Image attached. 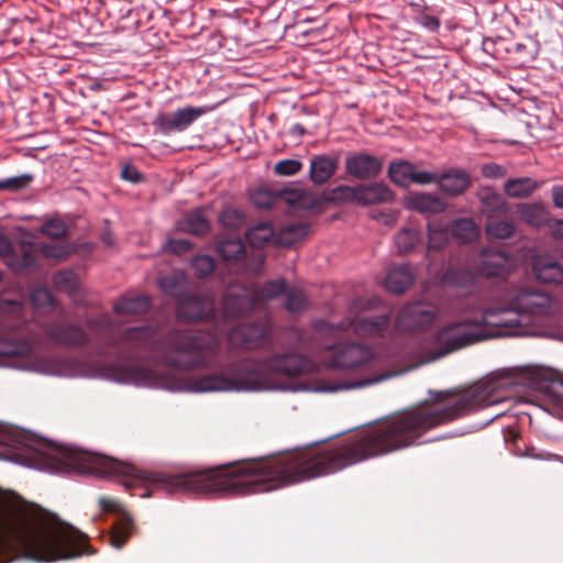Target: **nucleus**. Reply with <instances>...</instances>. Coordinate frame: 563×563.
Returning <instances> with one entry per match:
<instances>
[{
    "label": "nucleus",
    "mask_w": 563,
    "mask_h": 563,
    "mask_svg": "<svg viewBox=\"0 0 563 563\" xmlns=\"http://www.w3.org/2000/svg\"><path fill=\"white\" fill-rule=\"evenodd\" d=\"M420 242V233L416 229H402L395 236V244L402 254L409 253Z\"/></svg>",
    "instance_id": "obj_43"
},
{
    "label": "nucleus",
    "mask_w": 563,
    "mask_h": 563,
    "mask_svg": "<svg viewBox=\"0 0 563 563\" xmlns=\"http://www.w3.org/2000/svg\"><path fill=\"white\" fill-rule=\"evenodd\" d=\"M486 338L487 335L481 329V321L477 318L450 322L441 328L437 334L438 356H444Z\"/></svg>",
    "instance_id": "obj_8"
},
{
    "label": "nucleus",
    "mask_w": 563,
    "mask_h": 563,
    "mask_svg": "<svg viewBox=\"0 0 563 563\" xmlns=\"http://www.w3.org/2000/svg\"><path fill=\"white\" fill-rule=\"evenodd\" d=\"M438 179L439 174L427 170H417V168L415 167L410 183L418 185H428L438 183Z\"/></svg>",
    "instance_id": "obj_54"
},
{
    "label": "nucleus",
    "mask_w": 563,
    "mask_h": 563,
    "mask_svg": "<svg viewBox=\"0 0 563 563\" xmlns=\"http://www.w3.org/2000/svg\"><path fill=\"white\" fill-rule=\"evenodd\" d=\"M433 404L411 407L334 444L297 449L273 459H251L196 471V494L242 496L328 475L416 444L429 430L499 404L495 380L460 391H430Z\"/></svg>",
    "instance_id": "obj_1"
},
{
    "label": "nucleus",
    "mask_w": 563,
    "mask_h": 563,
    "mask_svg": "<svg viewBox=\"0 0 563 563\" xmlns=\"http://www.w3.org/2000/svg\"><path fill=\"white\" fill-rule=\"evenodd\" d=\"M133 529L134 523L132 518L123 512L112 526L109 536L111 545L115 549H121L130 538Z\"/></svg>",
    "instance_id": "obj_30"
},
{
    "label": "nucleus",
    "mask_w": 563,
    "mask_h": 563,
    "mask_svg": "<svg viewBox=\"0 0 563 563\" xmlns=\"http://www.w3.org/2000/svg\"><path fill=\"white\" fill-rule=\"evenodd\" d=\"M179 229L195 235H205L209 232L210 224L203 209H195L185 214L179 221Z\"/></svg>",
    "instance_id": "obj_28"
},
{
    "label": "nucleus",
    "mask_w": 563,
    "mask_h": 563,
    "mask_svg": "<svg viewBox=\"0 0 563 563\" xmlns=\"http://www.w3.org/2000/svg\"><path fill=\"white\" fill-rule=\"evenodd\" d=\"M541 391L544 400L551 407L549 411L563 416V382L550 380L542 385Z\"/></svg>",
    "instance_id": "obj_31"
},
{
    "label": "nucleus",
    "mask_w": 563,
    "mask_h": 563,
    "mask_svg": "<svg viewBox=\"0 0 563 563\" xmlns=\"http://www.w3.org/2000/svg\"><path fill=\"white\" fill-rule=\"evenodd\" d=\"M177 313L179 318L188 321L206 319L216 322L217 320L213 299L192 292L177 303Z\"/></svg>",
    "instance_id": "obj_15"
},
{
    "label": "nucleus",
    "mask_w": 563,
    "mask_h": 563,
    "mask_svg": "<svg viewBox=\"0 0 563 563\" xmlns=\"http://www.w3.org/2000/svg\"><path fill=\"white\" fill-rule=\"evenodd\" d=\"M121 177L130 183L137 184L143 179V175L132 165H125L121 170Z\"/></svg>",
    "instance_id": "obj_57"
},
{
    "label": "nucleus",
    "mask_w": 563,
    "mask_h": 563,
    "mask_svg": "<svg viewBox=\"0 0 563 563\" xmlns=\"http://www.w3.org/2000/svg\"><path fill=\"white\" fill-rule=\"evenodd\" d=\"M440 190L449 196H459L471 186L470 175L461 169H449L439 175Z\"/></svg>",
    "instance_id": "obj_20"
},
{
    "label": "nucleus",
    "mask_w": 563,
    "mask_h": 563,
    "mask_svg": "<svg viewBox=\"0 0 563 563\" xmlns=\"http://www.w3.org/2000/svg\"><path fill=\"white\" fill-rule=\"evenodd\" d=\"M213 110V107H185L170 113H158L153 122L163 134L183 132L198 118Z\"/></svg>",
    "instance_id": "obj_11"
},
{
    "label": "nucleus",
    "mask_w": 563,
    "mask_h": 563,
    "mask_svg": "<svg viewBox=\"0 0 563 563\" xmlns=\"http://www.w3.org/2000/svg\"><path fill=\"white\" fill-rule=\"evenodd\" d=\"M552 199L556 208L563 209V186L556 185L552 187Z\"/></svg>",
    "instance_id": "obj_61"
},
{
    "label": "nucleus",
    "mask_w": 563,
    "mask_h": 563,
    "mask_svg": "<svg viewBox=\"0 0 563 563\" xmlns=\"http://www.w3.org/2000/svg\"><path fill=\"white\" fill-rule=\"evenodd\" d=\"M534 276L544 284H558L563 280V267L552 256H538L532 264Z\"/></svg>",
    "instance_id": "obj_19"
},
{
    "label": "nucleus",
    "mask_w": 563,
    "mask_h": 563,
    "mask_svg": "<svg viewBox=\"0 0 563 563\" xmlns=\"http://www.w3.org/2000/svg\"><path fill=\"white\" fill-rule=\"evenodd\" d=\"M285 291L286 283L284 279L268 280L256 289H229L222 300L221 322L216 324L213 330L209 328H201L200 330L217 333L220 339L223 334L228 336V332L232 329L229 323L232 320L262 308L266 301L277 298Z\"/></svg>",
    "instance_id": "obj_6"
},
{
    "label": "nucleus",
    "mask_w": 563,
    "mask_h": 563,
    "mask_svg": "<svg viewBox=\"0 0 563 563\" xmlns=\"http://www.w3.org/2000/svg\"><path fill=\"white\" fill-rule=\"evenodd\" d=\"M170 251L175 254L187 252L191 247V243L185 239L169 240Z\"/></svg>",
    "instance_id": "obj_60"
},
{
    "label": "nucleus",
    "mask_w": 563,
    "mask_h": 563,
    "mask_svg": "<svg viewBox=\"0 0 563 563\" xmlns=\"http://www.w3.org/2000/svg\"><path fill=\"white\" fill-rule=\"evenodd\" d=\"M31 245L34 247L36 266L25 269V273L35 272L40 267L38 253H41L45 257L57 258V260L64 258L68 254V249L62 242V240H54V242H52V243H44V242H40L36 244L31 243Z\"/></svg>",
    "instance_id": "obj_33"
},
{
    "label": "nucleus",
    "mask_w": 563,
    "mask_h": 563,
    "mask_svg": "<svg viewBox=\"0 0 563 563\" xmlns=\"http://www.w3.org/2000/svg\"><path fill=\"white\" fill-rule=\"evenodd\" d=\"M0 355H26L37 341L36 325L25 317V306L18 300L0 299Z\"/></svg>",
    "instance_id": "obj_7"
},
{
    "label": "nucleus",
    "mask_w": 563,
    "mask_h": 563,
    "mask_svg": "<svg viewBox=\"0 0 563 563\" xmlns=\"http://www.w3.org/2000/svg\"><path fill=\"white\" fill-rule=\"evenodd\" d=\"M547 227H549L551 229L552 234L555 238H563V219L556 220V219L550 218V221L547 224Z\"/></svg>",
    "instance_id": "obj_62"
},
{
    "label": "nucleus",
    "mask_w": 563,
    "mask_h": 563,
    "mask_svg": "<svg viewBox=\"0 0 563 563\" xmlns=\"http://www.w3.org/2000/svg\"><path fill=\"white\" fill-rule=\"evenodd\" d=\"M415 165L409 161L391 162L388 166V177L400 187H406L411 181Z\"/></svg>",
    "instance_id": "obj_37"
},
{
    "label": "nucleus",
    "mask_w": 563,
    "mask_h": 563,
    "mask_svg": "<svg viewBox=\"0 0 563 563\" xmlns=\"http://www.w3.org/2000/svg\"><path fill=\"white\" fill-rule=\"evenodd\" d=\"M485 231L493 239L505 240L514 236L516 227L508 220H499L494 217L486 220Z\"/></svg>",
    "instance_id": "obj_40"
},
{
    "label": "nucleus",
    "mask_w": 563,
    "mask_h": 563,
    "mask_svg": "<svg viewBox=\"0 0 563 563\" xmlns=\"http://www.w3.org/2000/svg\"><path fill=\"white\" fill-rule=\"evenodd\" d=\"M32 181V176L27 174H23L15 177H10L5 179H0V190L1 191H19L29 186Z\"/></svg>",
    "instance_id": "obj_48"
},
{
    "label": "nucleus",
    "mask_w": 563,
    "mask_h": 563,
    "mask_svg": "<svg viewBox=\"0 0 563 563\" xmlns=\"http://www.w3.org/2000/svg\"><path fill=\"white\" fill-rule=\"evenodd\" d=\"M550 307L551 298L547 294L523 288L514 297L509 307L487 308L477 319L481 329L483 325L515 329L529 325L534 317L548 313Z\"/></svg>",
    "instance_id": "obj_5"
},
{
    "label": "nucleus",
    "mask_w": 563,
    "mask_h": 563,
    "mask_svg": "<svg viewBox=\"0 0 563 563\" xmlns=\"http://www.w3.org/2000/svg\"><path fill=\"white\" fill-rule=\"evenodd\" d=\"M289 132H290V134H294L297 136H302L306 133V129L302 124L296 123L290 128Z\"/></svg>",
    "instance_id": "obj_63"
},
{
    "label": "nucleus",
    "mask_w": 563,
    "mask_h": 563,
    "mask_svg": "<svg viewBox=\"0 0 563 563\" xmlns=\"http://www.w3.org/2000/svg\"><path fill=\"white\" fill-rule=\"evenodd\" d=\"M55 286L65 291H71L76 286V275L70 271L57 272L54 276Z\"/></svg>",
    "instance_id": "obj_50"
},
{
    "label": "nucleus",
    "mask_w": 563,
    "mask_h": 563,
    "mask_svg": "<svg viewBox=\"0 0 563 563\" xmlns=\"http://www.w3.org/2000/svg\"><path fill=\"white\" fill-rule=\"evenodd\" d=\"M537 188V181L530 177L511 178L504 185L507 196L520 199L529 197Z\"/></svg>",
    "instance_id": "obj_34"
},
{
    "label": "nucleus",
    "mask_w": 563,
    "mask_h": 563,
    "mask_svg": "<svg viewBox=\"0 0 563 563\" xmlns=\"http://www.w3.org/2000/svg\"><path fill=\"white\" fill-rule=\"evenodd\" d=\"M93 553L85 533L37 505L0 512V559L49 563Z\"/></svg>",
    "instance_id": "obj_3"
},
{
    "label": "nucleus",
    "mask_w": 563,
    "mask_h": 563,
    "mask_svg": "<svg viewBox=\"0 0 563 563\" xmlns=\"http://www.w3.org/2000/svg\"><path fill=\"white\" fill-rule=\"evenodd\" d=\"M191 269L196 277L205 278L214 272V260L209 255H198L191 261Z\"/></svg>",
    "instance_id": "obj_46"
},
{
    "label": "nucleus",
    "mask_w": 563,
    "mask_h": 563,
    "mask_svg": "<svg viewBox=\"0 0 563 563\" xmlns=\"http://www.w3.org/2000/svg\"><path fill=\"white\" fill-rule=\"evenodd\" d=\"M339 163L340 159L338 155H313L310 158L309 179L314 185L325 184L336 173Z\"/></svg>",
    "instance_id": "obj_17"
},
{
    "label": "nucleus",
    "mask_w": 563,
    "mask_h": 563,
    "mask_svg": "<svg viewBox=\"0 0 563 563\" xmlns=\"http://www.w3.org/2000/svg\"><path fill=\"white\" fill-rule=\"evenodd\" d=\"M110 376L119 383L144 386H163L165 378L156 371L143 365H119L108 367Z\"/></svg>",
    "instance_id": "obj_13"
},
{
    "label": "nucleus",
    "mask_w": 563,
    "mask_h": 563,
    "mask_svg": "<svg viewBox=\"0 0 563 563\" xmlns=\"http://www.w3.org/2000/svg\"><path fill=\"white\" fill-rule=\"evenodd\" d=\"M415 282V275L408 265L391 267L385 278V287L394 294L405 292Z\"/></svg>",
    "instance_id": "obj_24"
},
{
    "label": "nucleus",
    "mask_w": 563,
    "mask_h": 563,
    "mask_svg": "<svg viewBox=\"0 0 563 563\" xmlns=\"http://www.w3.org/2000/svg\"><path fill=\"white\" fill-rule=\"evenodd\" d=\"M508 257L500 252H483L478 273L485 277H504L508 272Z\"/></svg>",
    "instance_id": "obj_21"
},
{
    "label": "nucleus",
    "mask_w": 563,
    "mask_h": 563,
    "mask_svg": "<svg viewBox=\"0 0 563 563\" xmlns=\"http://www.w3.org/2000/svg\"><path fill=\"white\" fill-rule=\"evenodd\" d=\"M236 264L239 265V268L258 275L263 269L264 254L257 249H253L250 253L244 249V254L239 258Z\"/></svg>",
    "instance_id": "obj_42"
},
{
    "label": "nucleus",
    "mask_w": 563,
    "mask_h": 563,
    "mask_svg": "<svg viewBox=\"0 0 563 563\" xmlns=\"http://www.w3.org/2000/svg\"><path fill=\"white\" fill-rule=\"evenodd\" d=\"M252 201L255 206L260 208L268 209L273 206L274 198L267 190L258 189L253 192Z\"/></svg>",
    "instance_id": "obj_55"
},
{
    "label": "nucleus",
    "mask_w": 563,
    "mask_h": 563,
    "mask_svg": "<svg viewBox=\"0 0 563 563\" xmlns=\"http://www.w3.org/2000/svg\"><path fill=\"white\" fill-rule=\"evenodd\" d=\"M308 233V225L301 222L284 225L276 233V243L290 246Z\"/></svg>",
    "instance_id": "obj_36"
},
{
    "label": "nucleus",
    "mask_w": 563,
    "mask_h": 563,
    "mask_svg": "<svg viewBox=\"0 0 563 563\" xmlns=\"http://www.w3.org/2000/svg\"><path fill=\"white\" fill-rule=\"evenodd\" d=\"M219 222L229 230H240L245 224V214L238 209L228 208L219 216Z\"/></svg>",
    "instance_id": "obj_45"
},
{
    "label": "nucleus",
    "mask_w": 563,
    "mask_h": 563,
    "mask_svg": "<svg viewBox=\"0 0 563 563\" xmlns=\"http://www.w3.org/2000/svg\"><path fill=\"white\" fill-rule=\"evenodd\" d=\"M313 331L317 339L321 341L316 345V349L334 350L330 361L333 367L354 368L369 362L372 358V351L368 347L358 343L339 342L341 333L335 338L329 333L320 334L314 329Z\"/></svg>",
    "instance_id": "obj_9"
},
{
    "label": "nucleus",
    "mask_w": 563,
    "mask_h": 563,
    "mask_svg": "<svg viewBox=\"0 0 563 563\" xmlns=\"http://www.w3.org/2000/svg\"><path fill=\"white\" fill-rule=\"evenodd\" d=\"M452 236L450 228L440 221L433 220L428 223V238L430 250H441Z\"/></svg>",
    "instance_id": "obj_39"
},
{
    "label": "nucleus",
    "mask_w": 563,
    "mask_h": 563,
    "mask_svg": "<svg viewBox=\"0 0 563 563\" xmlns=\"http://www.w3.org/2000/svg\"><path fill=\"white\" fill-rule=\"evenodd\" d=\"M482 175L486 178L496 179L506 175V168L496 163H486L481 168Z\"/></svg>",
    "instance_id": "obj_56"
},
{
    "label": "nucleus",
    "mask_w": 563,
    "mask_h": 563,
    "mask_svg": "<svg viewBox=\"0 0 563 563\" xmlns=\"http://www.w3.org/2000/svg\"><path fill=\"white\" fill-rule=\"evenodd\" d=\"M418 22L431 32H437L440 27V20L437 16L429 14H421L418 18Z\"/></svg>",
    "instance_id": "obj_59"
},
{
    "label": "nucleus",
    "mask_w": 563,
    "mask_h": 563,
    "mask_svg": "<svg viewBox=\"0 0 563 563\" xmlns=\"http://www.w3.org/2000/svg\"><path fill=\"white\" fill-rule=\"evenodd\" d=\"M506 212L507 203L498 194L489 192L482 197V213L486 217V220Z\"/></svg>",
    "instance_id": "obj_41"
},
{
    "label": "nucleus",
    "mask_w": 563,
    "mask_h": 563,
    "mask_svg": "<svg viewBox=\"0 0 563 563\" xmlns=\"http://www.w3.org/2000/svg\"><path fill=\"white\" fill-rule=\"evenodd\" d=\"M42 232L53 240H62L65 236L66 227L59 220H51L43 224Z\"/></svg>",
    "instance_id": "obj_51"
},
{
    "label": "nucleus",
    "mask_w": 563,
    "mask_h": 563,
    "mask_svg": "<svg viewBox=\"0 0 563 563\" xmlns=\"http://www.w3.org/2000/svg\"><path fill=\"white\" fill-rule=\"evenodd\" d=\"M86 324L91 334L80 324L63 320L49 321L42 329L47 339L60 346L78 349L93 343L100 355L112 350L115 358L120 361L134 360L139 351H148L156 353L164 365L159 349L167 334L157 339L156 328L141 325L117 332L108 314L88 319Z\"/></svg>",
    "instance_id": "obj_4"
},
{
    "label": "nucleus",
    "mask_w": 563,
    "mask_h": 563,
    "mask_svg": "<svg viewBox=\"0 0 563 563\" xmlns=\"http://www.w3.org/2000/svg\"><path fill=\"white\" fill-rule=\"evenodd\" d=\"M332 202H351L358 205V186L341 185L332 188L327 196Z\"/></svg>",
    "instance_id": "obj_44"
},
{
    "label": "nucleus",
    "mask_w": 563,
    "mask_h": 563,
    "mask_svg": "<svg viewBox=\"0 0 563 563\" xmlns=\"http://www.w3.org/2000/svg\"><path fill=\"white\" fill-rule=\"evenodd\" d=\"M383 162L367 153H350L345 158V172L357 179L368 180L379 175Z\"/></svg>",
    "instance_id": "obj_16"
},
{
    "label": "nucleus",
    "mask_w": 563,
    "mask_h": 563,
    "mask_svg": "<svg viewBox=\"0 0 563 563\" xmlns=\"http://www.w3.org/2000/svg\"><path fill=\"white\" fill-rule=\"evenodd\" d=\"M245 238L252 249L261 250L266 243L276 242V232L269 222H260L246 231Z\"/></svg>",
    "instance_id": "obj_29"
},
{
    "label": "nucleus",
    "mask_w": 563,
    "mask_h": 563,
    "mask_svg": "<svg viewBox=\"0 0 563 563\" xmlns=\"http://www.w3.org/2000/svg\"><path fill=\"white\" fill-rule=\"evenodd\" d=\"M387 377H389V374H384L380 376H375V377L361 379V380H351V382L343 383L339 386H335V387L331 388V390L361 388L364 386H368V385L382 382Z\"/></svg>",
    "instance_id": "obj_53"
},
{
    "label": "nucleus",
    "mask_w": 563,
    "mask_h": 563,
    "mask_svg": "<svg viewBox=\"0 0 563 563\" xmlns=\"http://www.w3.org/2000/svg\"><path fill=\"white\" fill-rule=\"evenodd\" d=\"M31 301L36 307L53 306L54 298L47 288H36L31 292Z\"/></svg>",
    "instance_id": "obj_52"
},
{
    "label": "nucleus",
    "mask_w": 563,
    "mask_h": 563,
    "mask_svg": "<svg viewBox=\"0 0 563 563\" xmlns=\"http://www.w3.org/2000/svg\"><path fill=\"white\" fill-rule=\"evenodd\" d=\"M452 236L459 239L463 243L474 241L478 235L476 223L471 218L456 219L450 225Z\"/></svg>",
    "instance_id": "obj_35"
},
{
    "label": "nucleus",
    "mask_w": 563,
    "mask_h": 563,
    "mask_svg": "<svg viewBox=\"0 0 563 563\" xmlns=\"http://www.w3.org/2000/svg\"><path fill=\"white\" fill-rule=\"evenodd\" d=\"M409 205L412 209L421 213H440L446 208V203L438 196L432 194L417 192L409 197Z\"/></svg>",
    "instance_id": "obj_27"
},
{
    "label": "nucleus",
    "mask_w": 563,
    "mask_h": 563,
    "mask_svg": "<svg viewBox=\"0 0 563 563\" xmlns=\"http://www.w3.org/2000/svg\"><path fill=\"white\" fill-rule=\"evenodd\" d=\"M99 506L104 512H120L121 505L118 500L102 496L99 498Z\"/></svg>",
    "instance_id": "obj_58"
},
{
    "label": "nucleus",
    "mask_w": 563,
    "mask_h": 563,
    "mask_svg": "<svg viewBox=\"0 0 563 563\" xmlns=\"http://www.w3.org/2000/svg\"><path fill=\"white\" fill-rule=\"evenodd\" d=\"M518 437H519L518 433L515 430H512V429H508L506 434H505L506 441L510 440V441L515 442L518 439Z\"/></svg>",
    "instance_id": "obj_64"
},
{
    "label": "nucleus",
    "mask_w": 563,
    "mask_h": 563,
    "mask_svg": "<svg viewBox=\"0 0 563 563\" xmlns=\"http://www.w3.org/2000/svg\"><path fill=\"white\" fill-rule=\"evenodd\" d=\"M244 249L245 246L238 235L222 236L217 245V251L224 261H234L235 263L244 254Z\"/></svg>",
    "instance_id": "obj_32"
},
{
    "label": "nucleus",
    "mask_w": 563,
    "mask_h": 563,
    "mask_svg": "<svg viewBox=\"0 0 563 563\" xmlns=\"http://www.w3.org/2000/svg\"><path fill=\"white\" fill-rule=\"evenodd\" d=\"M395 199L393 190L384 183L358 185V205L389 203Z\"/></svg>",
    "instance_id": "obj_18"
},
{
    "label": "nucleus",
    "mask_w": 563,
    "mask_h": 563,
    "mask_svg": "<svg viewBox=\"0 0 563 563\" xmlns=\"http://www.w3.org/2000/svg\"><path fill=\"white\" fill-rule=\"evenodd\" d=\"M0 257L15 273H25V269L36 266L34 247L31 243L22 242L18 249H13L10 239L0 232Z\"/></svg>",
    "instance_id": "obj_14"
},
{
    "label": "nucleus",
    "mask_w": 563,
    "mask_h": 563,
    "mask_svg": "<svg viewBox=\"0 0 563 563\" xmlns=\"http://www.w3.org/2000/svg\"><path fill=\"white\" fill-rule=\"evenodd\" d=\"M228 341L232 346L246 350L264 347L272 351L279 345L286 352L273 354L263 361L233 362L223 352L219 334L203 330L170 331L159 351L167 367L179 371L214 369V373L192 382V390L206 393L258 389L266 384L271 374L297 376L305 371L306 360L294 351L313 347L297 328H286L273 335L272 322L266 316L232 327Z\"/></svg>",
    "instance_id": "obj_2"
},
{
    "label": "nucleus",
    "mask_w": 563,
    "mask_h": 563,
    "mask_svg": "<svg viewBox=\"0 0 563 563\" xmlns=\"http://www.w3.org/2000/svg\"><path fill=\"white\" fill-rule=\"evenodd\" d=\"M302 168V163L298 159H282L274 166L275 174L279 176H292L299 173Z\"/></svg>",
    "instance_id": "obj_49"
},
{
    "label": "nucleus",
    "mask_w": 563,
    "mask_h": 563,
    "mask_svg": "<svg viewBox=\"0 0 563 563\" xmlns=\"http://www.w3.org/2000/svg\"><path fill=\"white\" fill-rule=\"evenodd\" d=\"M158 286L165 294L175 298L176 303L190 292L187 277L183 273L176 271L162 276L158 279Z\"/></svg>",
    "instance_id": "obj_23"
},
{
    "label": "nucleus",
    "mask_w": 563,
    "mask_h": 563,
    "mask_svg": "<svg viewBox=\"0 0 563 563\" xmlns=\"http://www.w3.org/2000/svg\"><path fill=\"white\" fill-rule=\"evenodd\" d=\"M285 307L290 313H298L308 308V300L301 290L290 289L286 292Z\"/></svg>",
    "instance_id": "obj_47"
},
{
    "label": "nucleus",
    "mask_w": 563,
    "mask_h": 563,
    "mask_svg": "<svg viewBox=\"0 0 563 563\" xmlns=\"http://www.w3.org/2000/svg\"><path fill=\"white\" fill-rule=\"evenodd\" d=\"M437 318V310L426 302H411L401 308L396 318V325L401 331L413 332L431 325Z\"/></svg>",
    "instance_id": "obj_12"
},
{
    "label": "nucleus",
    "mask_w": 563,
    "mask_h": 563,
    "mask_svg": "<svg viewBox=\"0 0 563 563\" xmlns=\"http://www.w3.org/2000/svg\"><path fill=\"white\" fill-rule=\"evenodd\" d=\"M389 317L387 314H378L372 317H357L355 319L342 321L339 324H332L324 320L314 322L313 329L320 334H331L335 338L339 333L352 330L355 334L380 335L388 328Z\"/></svg>",
    "instance_id": "obj_10"
},
{
    "label": "nucleus",
    "mask_w": 563,
    "mask_h": 563,
    "mask_svg": "<svg viewBox=\"0 0 563 563\" xmlns=\"http://www.w3.org/2000/svg\"><path fill=\"white\" fill-rule=\"evenodd\" d=\"M280 198L297 209L310 210L321 205L322 199L314 192L302 188H285L279 192Z\"/></svg>",
    "instance_id": "obj_22"
},
{
    "label": "nucleus",
    "mask_w": 563,
    "mask_h": 563,
    "mask_svg": "<svg viewBox=\"0 0 563 563\" xmlns=\"http://www.w3.org/2000/svg\"><path fill=\"white\" fill-rule=\"evenodd\" d=\"M519 218L530 227L541 228L549 223V211L538 203H520L517 208Z\"/></svg>",
    "instance_id": "obj_26"
},
{
    "label": "nucleus",
    "mask_w": 563,
    "mask_h": 563,
    "mask_svg": "<svg viewBox=\"0 0 563 563\" xmlns=\"http://www.w3.org/2000/svg\"><path fill=\"white\" fill-rule=\"evenodd\" d=\"M151 298L145 295L122 297L114 305L113 310L121 316H137L148 311Z\"/></svg>",
    "instance_id": "obj_25"
},
{
    "label": "nucleus",
    "mask_w": 563,
    "mask_h": 563,
    "mask_svg": "<svg viewBox=\"0 0 563 563\" xmlns=\"http://www.w3.org/2000/svg\"><path fill=\"white\" fill-rule=\"evenodd\" d=\"M475 275L465 268L450 267L444 273L443 284L451 287L471 288L475 284Z\"/></svg>",
    "instance_id": "obj_38"
}]
</instances>
